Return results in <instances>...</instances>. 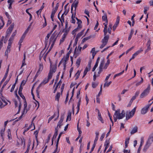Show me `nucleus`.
Here are the masks:
<instances>
[{
	"mask_svg": "<svg viewBox=\"0 0 153 153\" xmlns=\"http://www.w3.org/2000/svg\"><path fill=\"white\" fill-rule=\"evenodd\" d=\"M56 67L55 66H51L49 72L48 74V78H45L43 81L38 86V88H40L43 85L47 83L50 79H51L52 77L53 74L55 73L56 71Z\"/></svg>",
	"mask_w": 153,
	"mask_h": 153,
	"instance_id": "nucleus-1",
	"label": "nucleus"
},
{
	"mask_svg": "<svg viewBox=\"0 0 153 153\" xmlns=\"http://www.w3.org/2000/svg\"><path fill=\"white\" fill-rule=\"evenodd\" d=\"M125 112L124 110H123L121 113L119 109L116 111L114 116V121H116L117 119H122L125 116Z\"/></svg>",
	"mask_w": 153,
	"mask_h": 153,
	"instance_id": "nucleus-2",
	"label": "nucleus"
},
{
	"mask_svg": "<svg viewBox=\"0 0 153 153\" xmlns=\"http://www.w3.org/2000/svg\"><path fill=\"white\" fill-rule=\"evenodd\" d=\"M137 107H135L131 111H127L126 113V118L128 120L132 117L134 114Z\"/></svg>",
	"mask_w": 153,
	"mask_h": 153,
	"instance_id": "nucleus-3",
	"label": "nucleus"
},
{
	"mask_svg": "<svg viewBox=\"0 0 153 153\" xmlns=\"http://www.w3.org/2000/svg\"><path fill=\"white\" fill-rule=\"evenodd\" d=\"M67 20H65V28L63 29L62 32L64 33L62 38L60 40V44H61L63 42L65 39L67 35Z\"/></svg>",
	"mask_w": 153,
	"mask_h": 153,
	"instance_id": "nucleus-4",
	"label": "nucleus"
},
{
	"mask_svg": "<svg viewBox=\"0 0 153 153\" xmlns=\"http://www.w3.org/2000/svg\"><path fill=\"white\" fill-rule=\"evenodd\" d=\"M150 91V87L149 85L141 94L140 95V98H143L146 97L149 94Z\"/></svg>",
	"mask_w": 153,
	"mask_h": 153,
	"instance_id": "nucleus-5",
	"label": "nucleus"
},
{
	"mask_svg": "<svg viewBox=\"0 0 153 153\" xmlns=\"http://www.w3.org/2000/svg\"><path fill=\"white\" fill-rule=\"evenodd\" d=\"M67 6V4H66L64 7L65 9V10L64 11V13L62 14L61 18H60L59 16V14L60 13H59V14H58V18L60 20L61 22V24L62 25H63V22H65V19H64V15L66 16L67 15V11H66V7Z\"/></svg>",
	"mask_w": 153,
	"mask_h": 153,
	"instance_id": "nucleus-6",
	"label": "nucleus"
},
{
	"mask_svg": "<svg viewBox=\"0 0 153 153\" xmlns=\"http://www.w3.org/2000/svg\"><path fill=\"white\" fill-rule=\"evenodd\" d=\"M109 38V36L108 35H106L104 36L102 41V44L100 47V48H103L107 44Z\"/></svg>",
	"mask_w": 153,
	"mask_h": 153,
	"instance_id": "nucleus-7",
	"label": "nucleus"
},
{
	"mask_svg": "<svg viewBox=\"0 0 153 153\" xmlns=\"http://www.w3.org/2000/svg\"><path fill=\"white\" fill-rule=\"evenodd\" d=\"M67 61V54H66L65 56L59 62L58 66L62 64V65L64 66V69L65 70L66 68V62Z\"/></svg>",
	"mask_w": 153,
	"mask_h": 153,
	"instance_id": "nucleus-8",
	"label": "nucleus"
},
{
	"mask_svg": "<svg viewBox=\"0 0 153 153\" xmlns=\"http://www.w3.org/2000/svg\"><path fill=\"white\" fill-rule=\"evenodd\" d=\"M105 61L104 59L102 60L100 62V66L99 68V71L98 72V74H100L103 71V69H106L104 68Z\"/></svg>",
	"mask_w": 153,
	"mask_h": 153,
	"instance_id": "nucleus-9",
	"label": "nucleus"
},
{
	"mask_svg": "<svg viewBox=\"0 0 153 153\" xmlns=\"http://www.w3.org/2000/svg\"><path fill=\"white\" fill-rule=\"evenodd\" d=\"M153 141V138H150L148 140L143 149L144 151H146L148 149Z\"/></svg>",
	"mask_w": 153,
	"mask_h": 153,
	"instance_id": "nucleus-10",
	"label": "nucleus"
},
{
	"mask_svg": "<svg viewBox=\"0 0 153 153\" xmlns=\"http://www.w3.org/2000/svg\"><path fill=\"white\" fill-rule=\"evenodd\" d=\"M153 102V101L150 104L148 105L143 108L141 110V114H146L147 112L149 106Z\"/></svg>",
	"mask_w": 153,
	"mask_h": 153,
	"instance_id": "nucleus-11",
	"label": "nucleus"
},
{
	"mask_svg": "<svg viewBox=\"0 0 153 153\" xmlns=\"http://www.w3.org/2000/svg\"><path fill=\"white\" fill-rule=\"evenodd\" d=\"M14 27V24L13 23L11 25L10 27L8 28L6 31V37H9Z\"/></svg>",
	"mask_w": 153,
	"mask_h": 153,
	"instance_id": "nucleus-12",
	"label": "nucleus"
},
{
	"mask_svg": "<svg viewBox=\"0 0 153 153\" xmlns=\"http://www.w3.org/2000/svg\"><path fill=\"white\" fill-rule=\"evenodd\" d=\"M24 110H26V113L30 110V108H31V105L30 104L28 105L27 108V105L26 100H25L24 102Z\"/></svg>",
	"mask_w": 153,
	"mask_h": 153,
	"instance_id": "nucleus-13",
	"label": "nucleus"
},
{
	"mask_svg": "<svg viewBox=\"0 0 153 153\" xmlns=\"http://www.w3.org/2000/svg\"><path fill=\"white\" fill-rule=\"evenodd\" d=\"M56 31H55L53 33L52 35L50 37L49 39V45H50L52 42H53V41L55 38L56 36Z\"/></svg>",
	"mask_w": 153,
	"mask_h": 153,
	"instance_id": "nucleus-14",
	"label": "nucleus"
},
{
	"mask_svg": "<svg viewBox=\"0 0 153 153\" xmlns=\"http://www.w3.org/2000/svg\"><path fill=\"white\" fill-rule=\"evenodd\" d=\"M138 127L137 126H134L132 129L130 133L131 134H133L137 133L138 131Z\"/></svg>",
	"mask_w": 153,
	"mask_h": 153,
	"instance_id": "nucleus-15",
	"label": "nucleus"
},
{
	"mask_svg": "<svg viewBox=\"0 0 153 153\" xmlns=\"http://www.w3.org/2000/svg\"><path fill=\"white\" fill-rule=\"evenodd\" d=\"M100 58L99 57H98L97 60V61H96V63H95V65H94L93 68L92 69V71H94L95 70L96 68L98 66L99 62L100 61Z\"/></svg>",
	"mask_w": 153,
	"mask_h": 153,
	"instance_id": "nucleus-16",
	"label": "nucleus"
},
{
	"mask_svg": "<svg viewBox=\"0 0 153 153\" xmlns=\"http://www.w3.org/2000/svg\"><path fill=\"white\" fill-rule=\"evenodd\" d=\"M76 19L77 20V24H78V26L77 28L80 30L82 27V26L81 25L82 22L81 20L78 19L77 18H76Z\"/></svg>",
	"mask_w": 153,
	"mask_h": 153,
	"instance_id": "nucleus-17",
	"label": "nucleus"
},
{
	"mask_svg": "<svg viewBox=\"0 0 153 153\" xmlns=\"http://www.w3.org/2000/svg\"><path fill=\"white\" fill-rule=\"evenodd\" d=\"M56 115H57V118H58L59 117V110H58V113L57 114H54L51 117H50L49 118V119L48 120V123H49L54 118V117L56 116Z\"/></svg>",
	"mask_w": 153,
	"mask_h": 153,
	"instance_id": "nucleus-18",
	"label": "nucleus"
},
{
	"mask_svg": "<svg viewBox=\"0 0 153 153\" xmlns=\"http://www.w3.org/2000/svg\"><path fill=\"white\" fill-rule=\"evenodd\" d=\"M151 42V40L150 39L148 41L146 44V45L147 46V48L146 51V52H147L151 49V47H150Z\"/></svg>",
	"mask_w": 153,
	"mask_h": 153,
	"instance_id": "nucleus-19",
	"label": "nucleus"
},
{
	"mask_svg": "<svg viewBox=\"0 0 153 153\" xmlns=\"http://www.w3.org/2000/svg\"><path fill=\"white\" fill-rule=\"evenodd\" d=\"M98 119L99 120H100L101 122L102 123H104V121L103 120V119L101 116V113L100 112L99 110H98Z\"/></svg>",
	"mask_w": 153,
	"mask_h": 153,
	"instance_id": "nucleus-20",
	"label": "nucleus"
},
{
	"mask_svg": "<svg viewBox=\"0 0 153 153\" xmlns=\"http://www.w3.org/2000/svg\"><path fill=\"white\" fill-rule=\"evenodd\" d=\"M142 51V50H138L133 54L132 56V59H134L136 56L138 54H139Z\"/></svg>",
	"mask_w": 153,
	"mask_h": 153,
	"instance_id": "nucleus-21",
	"label": "nucleus"
},
{
	"mask_svg": "<svg viewBox=\"0 0 153 153\" xmlns=\"http://www.w3.org/2000/svg\"><path fill=\"white\" fill-rule=\"evenodd\" d=\"M26 59V52H25L24 54L23 59L22 61V64L21 68H22L25 65H26V64L25 63V60Z\"/></svg>",
	"mask_w": 153,
	"mask_h": 153,
	"instance_id": "nucleus-22",
	"label": "nucleus"
},
{
	"mask_svg": "<svg viewBox=\"0 0 153 153\" xmlns=\"http://www.w3.org/2000/svg\"><path fill=\"white\" fill-rule=\"evenodd\" d=\"M102 19L103 21H105L106 22H108L107 14L106 13H104V15L102 16Z\"/></svg>",
	"mask_w": 153,
	"mask_h": 153,
	"instance_id": "nucleus-23",
	"label": "nucleus"
},
{
	"mask_svg": "<svg viewBox=\"0 0 153 153\" xmlns=\"http://www.w3.org/2000/svg\"><path fill=\"white\" fill-rule=\"evenodd\" d=\"M91 53H92V58H93V59L96 53V52H95V48H93L91 50Z\"/></svg>",
	"mask_w": 153,
	"mask_h": 153,
	"instance_id": "nucleus-24",
	"label": "nucleus"
},
{
	"mask_svg": "<svg viewBox=\"0 0 153 153\" xmlns=\"http://www.w3.org/2000/svg\"><path fill=\"white\" fill-rule=\"evenodd\" d=\"M78 3V1L77 0H75L72 4L74 7V10H75Z\"/></svg>",
	"mask_w": 153,
	"mask_h": 153,
	"instance_id": "nucleus-25",
	"label": "nucleus"
},
{
	"mask_svg": "<svg viewBox=\"0 0 153 153\" xmlns=\"http://www.w3.org/2000/svg\"><path fill=\"white\" fill-rule=\"evenodd\" d=\"M109 141H106L104 145V146L105 147V149L107 150L109 144Z\"/></svg>",
	"mask_w": 153,
	"mask_h": 153,
	"instance_id": "nucleus-26",
	"label": "nucleus"
},
{
	"mask_svg": "<svg viewBox=\"0 0 153 153\" xmlns=\"http://www.w3.org/2000/svg\"><path fill=\"white\" fill-rule=\"evenodd\" d=\"M110 63V60L109 59H107L106 62L105 64L104 68L107 69Z\"/></svg>",
	"mask_w": 153,
	"mask_h": 153,
	"instance_id": "nucleus-27",
	"label": "nucleus"
},
{
	"mask_svg": "<svg viewBox=\"0 0 153 153\" xmlns=\"http://www.w3.org/2000/svg\"><path fill=\"white\" fill-rule=\"evenodd\" d=\"M90 69H89V68H87V67H86L84 71V74L82 76V77H84L85 75L87 74V73L88 71H90Z\"/></svg>",
	"mask_w": 153,
	"mask_h": 153,
	"instance_id": "nucleus-28",
	"label": "nucleus"
},
{
	"mask_svg": "<svg viewBox=\"0 0 153 153\" xmlns=\"http://www.w3.org/2000/svg\"><path fill=\"white\" fill-rule=\"evenodd\" d=\"M25 36L24 35H22V36L21 37L19 41V44L21 46V43L22 42L24 39L25 38Z\"/></svg>",
	"mask_w": 153,
	"mask_h": 153,
	"instance_id": "nucleus-29",
	"label": "nucleus"
},
{
	"mask_svg": "<svg viewBox=\"0 0 153 153\" xmlns=\"http://www.w3.org/2000/svg\"><path fill=\"white\" fill-rule=\"evenodd\" d=\"M63 121V119L61 118L60 120L59 121V122L57 126V127H58V128H60L61 126V123Z\"/></svg>",
	"mask_w": 153,
	"mask_h": 153,
	"instance_id": "nucleus-30",
	"label": "nucleus"
},
{
	"mask_svg": "<svg viewBox=\"0 0 153 153\" xmlns=\"http://www.w3.org/2000/svg\"><path fill=\"white\" fill-rule=\"evenodd\" d=\"M7 134L8 135L7 136L8 137V139L9 140H10L11 139V131L10 129H8L7 130Z\"/></svg>",
	"mask_w": 153,
	"mask_h": 153,
	"instance_id": "nucleus-31",
	"label": "nucleus"
},
{
	"mask_svg": "<svg viewBox=\"0 0 153 153\" xmlns=\"http://www.w3.org/2000/svg\"><path fill=\"white\" fill-rule=\"evenodd\" d=\"M141 80L140 81L137 82L136 83V85L137 86L140 85L143 82V78H142V77H141Z\"/></svg>",
	"mask_w": 153,
	"mask_h": 153,
	"instance_id": "nucleus-32",
	"label": "nucleus"
},
{
	"mask_svg": "<svg viewBox=\"0 0 153 153\" xmlns=\"http://www.w3.org/2000/svg\"><path fill=\"white\" fill-rule=\"evenodd\" d=\"M75 15V14H74H74H72L71 17V22L73 23H75L76 22L75 20L74 19V18H75V17L74 16Z\"/></svg>",
	"mask_w": 153,
	"mask_h": 153,
	"instance_id": "nucleus-33",
	"label": "nucleus"
},
{
	"mask_svg": "<svg viewBox=\"0 0 153 153\" xmlns=\"http://www.w3.org/2000/svg\"><path fill=\"white\" fill-rule=\"evenodd\" d=\"M124 71L123 70V71H122L121 72L115 74L114 76V79L116 77L120 76L124 72Z\"/></svg>",
	"mask_w": 153,
	"mask_h": 153,
	"instance_id": "nucleus-34",
	"label": "nucleus"
},
{
	"mask_svg": "<svg viewBox=\"0 0 153 153\" xmlns=\"http://www.w3.org/2000/svg\"><path fill=\"white\" fill-rule=\"evenodd\" d=\"M80 105V100H79V102H78L77 104V112L76 114H77L79 111V107Z\"/></svg>",
	"mask_w": 153,
	"mask_h": 153,
	"instance_id": "nucleus-35",
	"label": "nucleus"
},
{
	"mask_svg": "<svg viewBox=\"0 0 153 153\" xmlns=\"http://www.w3.org/2000/svg\"><path fill=\"white\" fill-rule=\"evenodd\" d=\"M71 112L69 111L68 115V121H70L71 120Z\"/></svg>",
	"mask_w": 153,
	"mask_h": 153,
	"instance_id": "nucleus-36",
	"label": "nucleus"
},
{
	"mask_svg": "<svg viewBox=\"0 0 153 153\" xmlns=\"http://www.w3.org/2000/svg\"><path fill=\"white\" fill-rule=\"evenodd\" d=\"M60 96V93L59 92H58L55 96V100L58 101L59 98Z\"/></svg>",
	"mask_w": 153,
	"mask_h": 153,
	"instance_id": "nucleus-37",
	"label": "nucleus"
},
{
	"mask_svg": "<svg viewBox=\"0 0 153 153\" xmlns=\"http://www.w3.org/2000/svg\"><path fill=\"white\" fill-rule=\"evenodd\" d=\"M43 65L42 64H40L39 65V69L38 71H39V72H40L43 69Z\"/></svg>",
	"mask_w": 153,
	"mask_h": 153,
	"instance_id": "nucleus-38",
	"label": "nucleus"
},
{
	"mask_svg": "<svg viewBox=\"0 0 153 153\" xmlns=\"http://www.w3.org/2000/svg\"><path fill=\"white\" fill-rule=\"evenodd\" d=\"M80 73V72L79 71H78L76 73V74L75 76L76 77V79H77L79 76Z\"/></svg>",
	"mask_w": 153,
	"mask_h": 153,
	"instance_id": "nucleus-39",
	"label": "nucleus"
},
{
	"mask_svg": "<svg viewBox=\"0 0 153 153\" xmlns=\"http://www.w3.org/2000/svg\"><path fill=\"white\" fill-rule=\"evenodd\" d=\"M19 94L20 95V96L21 97L23 100H24V102L25 101V100H26L25 98V96L23 95L22 91L20 92H18Z\"/></svg>",
	"mask_w": 153,
	"mask_h": 153,
	"instance_id": "nucleus-40",
	"label": "nucleus"
},
{
	"mask_svg": "<svg viewBox=\"0 0 153 153\" xmlns=\"http://www.w3.org/2000/svg\"><path fill=\"white\" fill-rule=\"evenodd\" d=\"M84 31V30L80 32L79 33L76 35V36L78 37H80L83 34V32Z\"/></svg>",
	"mask_w": 153,
	"mask_h": 153,
	"instance_id": "nucleus-41",
	"label": "nucleus"
},
{
	"mask_svg": "<svg viewBox=\"0 0 153 153\" xmlns=\"http://www.w3.org/2000/svg\"><path fill=\"white\" fill-rule=\"evenodd\" d=\"M149 7L147 6H146L144 7V12L145 14L147 13V12L149 10Z\"/></svg>",
	"mask_w": 153,
	"mask_h": 153,
	"instance_id": "nucleus-42",
	"label": "nucleus"
},
{
	"mask_svg": "<svg viewBox=\"0 0 153 153\" xmlns=\"http://www.w3.org/2000/svg\"><path fill=\"white\" fill-rule=\"evenodd\" d=\"M59 34H58L57 36L54 39V40L53 41V42L51 45V48H52L53 47V45L56 41V38L57 37V36H58V35Z\"/></svg>",
	"mask_w": 153,
	"mask_h": 153,
	"instance_id": "nucleus-43",
	"label": "nucleus"
},
{
	"mask_svg": "<svg viewBox=\"0 0 153 153\" xmlns=\"http://www.w3.org/2000/svg\"><path fill=\"white\" fill-rule=\"evenodd\" d=\"M111 81H110L108 82H106L105 83L104 85V87H108L111 84Z\"/></svg>",
	"mask_w": 153,
	"mask_h": 153,
	"instance_id": "nucleus-44",
	"label": "nucleus"
},
{
	"mask_svg": "<svg viewBox=\"0 0 153 153\" xmlns=\"http://www.w3.org/2000/svg\"><path fill=\"white\" fill-rule=\"evenodd\" d=\"M5 129V128H4V129L1 130V132H0L1 136V137H2V138L3 140H4V139H3V135L4 134V133Z\"/></svg>",
	"mask_w": 153,
	"mask_h": 153,
	"instance_id": "nucleus-45",
	"label": "nucleus"
},
{
	"mask_svg": "<svg viewBox=\"0 0 153 153\" xmlns=\"http://www.w3.org/2000/svg\"><path fill=\"white\" fill-rule=\"evenodd\" d=\"M39 88H38V86L37 87V88L36 90V93L37 94V96L39 98Z\"/></svg>",
	"mask_w": 153,
	"mask_h": 153,
	"instance_id": "nucleus-46",
	"label": "nucleus"
},
{
	"mask_svg": "<svg viewBox=\"0 0 153 153\" xmlns=\"http://www.w3.org/2000/svg\"><path fill=\"white\" fill-rule=\"evenodd\" d=\"M9 81V80H7L6 81H5L4 82L3 85V86H2L1 89H2L3 90L5 86L7 84V83H8Z\"/></svg>",
	"mask_w": 153,
	"mask_h": 153,
	"instance_id": "nucleus-47",
	"label": "nucleus"
},
{
	"mask_svg": "<svg viewBox=\"0 0 153 153\" xmlns=\"http://www.w3.org/2000/svg\"><path fill=\"white\" fill-rule=\"evenodd\" d=\"M58 129H59V128H58V127H56L55 128V132L54 133V136H57V135H58Z\"/></svg>",
	"mask_w": 153,
	"mask_h": 153,
	"instance_id": "nucleus-48",
	"label": "nucleus"
},
{
	"mask_svg": "<svg viewBox=\"0 0 153 153\" xmlns=\"http://www.w3.org/2000/svg\"><path fill=\"white\" fill-rule=\"evenodd\" d=\"M1 98L2 100V101L5 103H6L5 105H7V103L5 100V98L3 96H2V97H1Z\"/></svg>",
	"mask_w": 153,
	"mask_h": 153,
	"instance_id": "nucleus-49",
	"label": "nucleus"
},
{
	"mask_svg": "<svg viewBox=\"0 0 153 153\" xmlns=\"http://www.w3.org/2000/svg\"><path fill=\"white\" fill-rule=\"evenodd\" d=\"M80 62L81 59H77L76 62V64L77 65L79 66L80 64Z\"/></svg>",
	"mask_w": 153,
	"mask_h": 153,
	"instance_id": "nucleus-50",
	"label": "nucleus"
},
{
	"mask_svg": "<svg viewBox=\"0 0 153 153\" xmlns=\"http://www.w3.org/2000/svg\"><path fill=\"white\" fill-rule=\"evenodd\" d=\"M79 30V29L77 28H76L74 29L72 32V34H73V35H74V34L76 32L78 31V30Z\"/></svg>",
	"mask_w": 153,
	"mask_h": 153,
	"instance_id": "nucleus-51",
	"label": "nucleus"
},
{
	"mask_svg": "<svg viewBox=\"0 0 153 153\" xmlns=\"http://www.w3.org/2000/svg\"><path fill=\"white\" fill-rule=\"evenodd\" d=\"M21 106H22V104H21V102H20L19 103V110H18V112H17V113H16V114H18L20 111V110H21Z\"/></svg>",
	"mask_w": 153,
	"mask_h": 153,
	"instance_id": "nucleus-52",
	"label": "nucleus"
},
{
	"mask_svg": "<svg viewBox=\"0 0 153 153\" xmlns=\"http://www.w3.org/2000/svg\"><path fill=\"white\" fill-rule=\"evenodd\" d=\"M16 83H15L13 85L12 87L11 88V90H10V92H13V91L14 89L15 88V87Z\"/></svg>",
	"mask_w": 153,
	"mask_h": 153,
	"instance_id": "nucleus-53",
	"label": "nucleus"
},
{
	"mask_svg": "<svg viewBox=\"0 0 153 153\" xmlns=\"http://www.w3.org/2000/svg\"><path fill=\"white\" fill-rule=\"evenodd\" d=\"M118 25V24L115 23L113 27V29L114 31V30L116 29Z\"/></svg>",
	"mask_w": 153,
	"mask_h": 153,
	"instance_id": "nucleus-54",
	"label": "nucleus"
},
{
	"mask_svg": "<svg viewBox=\"0 0 153 153\" xmlns=\"http://www.w3.org/2000/svg\"><path fill=\"white\" fill-rule=\"evenodd\" d=\"M105 133H103L102 134V135L100 137V140L101 141H102L103 140V139L104 138L105 136Z\"/></svg>",
	"mask_w": 153,
	"mask_h": 153,
	"instance_id": "nucleus-55",
	"label": "nucleus"
},
{
	"mask_svg": "<svg viewBox=\"0 0 153 153\" xmlns=\"http://www.w3.org/2000/svg\"><path fill=\"white\" fill-rule=\"evenodd\" d=\"M16 30L14 32L12 35H11V37H10L14 39V36H15L16 34Z\"/></svg>",
	"mask_w": 153,
	"mask_h": 153,
	"instance_id": "nucleus-56",
	"label": "nucleus"
},
{
	"mask_svg": "<svg viewBox=\"0 0 153 153\" xmlns=\"http://www.w3.org/2000/svg\"><path fill=\"white\" fill-rule=\"evenodd\" d=\"M10 49L8 50H6L5 52V55L8 56V53L10 52Z\"/></svg>",
	"mask_w": 153,
	"mask_h": 153,
	"instance_id": "nucleus-57",
	"label": "nucleus"
},
{
	"mask_svg": "<svg viewBox=\"0 0 153 153\" xmlns=\"http://www.w3.org/2000/svg\"><path fill=\"white\" fill-rule=\"evenodd\" d=\"M78 126H79L78 124L77 130L79 132V135L80 136V134H81L82 132L81 131V130L80 128L78 127Z\"/></svg>",
	"mask_w": 153,
	"mask_h": 153,
	"instance_id": "nucleus-58",
	"label": "nucleus"
},
{
	"mask_svg": "<svg viewBox=\"0 0 153 153\" xmlns=\"http://www.w3.org/2000/svg\"><path fill=\"white\" fill-rule=\"evenodd\" d=\"M129 138H126L125 141V144H128L129 142Z\"/></svg>",
	"mask_w": 153,
	"mask_h": 153,
	"instance_id": "nucleus-59",
	"label": "nucleus"
},
{
	"mask_svg": "<svg viewBox=\"0 0 153 153\" xmlns=\"http://www.w3.org/2000/svg\"><path fill=\"white\" fill-rule=\"evenodd\" d=\"M102 91V86L101 85V87H100V92H99L97 96L98 97H99L100 96V95L101 94Z\"/></svg>",
	"mask_w": 153,
	"mask_h": 153,
	"instance_id": "nucleus-60",
	"label": "nucleus"
},
{
	"mask_svg": "<svg viewBox=\"0 0 153 153\" xmlns=\"http://www.w3.org/2000/svg\"><path fill=\"white\" fill-rule=\"evenodd\" d=\"M0 108H2L4 107L6 105L5 104L4 105H3V103L1 102V100H0Z\"/></svg>",
	"mask_w": 153,
	"mask_h": 153,
	"instance_id": "nucleus-61",
	"label": "nucleus"
},
{
	"mask_svg": "<svg viewBox=\"0 0 153 153\" xmlns=\"http://www.w3.org/2000/svg\"><path fill=\"white\" fill-rule=\"evenodd\" d=\"M95 146V144H93V145L92 147V148L91 149V150L90 152L89 153H92V151L94 150V148Z\"/></svg>",
	"mask_w": 153,
	"mask_h": 153,
	"instance_id": "nucleus-62",
	"label": "nucleus"
},
{
	"mask_svg": "<svg viewBox=\"0 0 153 153\" xmlns=\"http://www.w3.org/2000/svg\"><path fill=\"white\" fill-rule=\"evenodd\" d=\"M120 17L119 16H117V19L115 23L119 24L120 21Z\"/></svg>",
	"mask_w": 153,
	"mask_h": 153,
	"instance_id": "nucleus-63",
	"label": "nucleus"
},
{
	"mask_svg": "<svg viewBox=\"0 0 153 153\" xmlns=\"http://www.w3.org/2000/svg\"><path fill=\"white\" fill-rule=\"evenodd\" d=\"M26 81H25L24 80H23L22 81L21 85L22 86H24L25 85V84L26 83Z\"/></svg>",
	"mask_w": 153,
	"mask_h": 153,
	"instance_id": "nucleus-64",
	"label": "nucleus"
}]
</instances>
